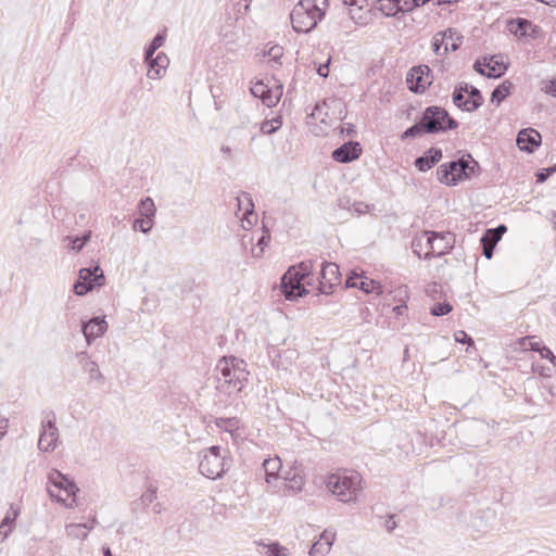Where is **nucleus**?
I'll use <instances>...</instances> for the list:
<instances>
[{"mask_svg":"<svg viewBox=\"0 0 556 556\" xmlns=\"http://www.w3.org/2000/svg\"><path fill=\"white\" fill-rule=\"evenodd\" d=\"M281 466L282 464L279 457L264 459L262 468L265 472V480L268 484H271L273 481H276L279 478Z\"/></svg>","mask_w":556,"mask_h":556,"instance_id":"23","label":"nucleus"},{"mask_svg":"<svg viewBox=\"0 0 556 556\" xmlns=\"http://www.w3.org/2000/svg\"><path fill=\"white\" fill-rule=\"evenodd\" d=\"M362 154V147L358 141H349L332 151V159L339 163H350L357 160Z\"/></svg>","mask_w":556,"mask_h":556,"instance_id":"12","label":"nucleus"},{"mask_svg":"<svg viewBox=\"0 0 556 556\" xmlns=\"http://www.w3.org/2000/svg\"><path fill=\"white\" fill-rule=\"evenodd\" d=\"M8 427H9V419L5 417H0V441L7 434Z\"/></svg>","mask_w":556,"mask_h":556,"instance_id":"58","label":"nucleus"},{"mask_svg":"<svg viewBox=\"0 0 556 556\" xmlns=\"http://www.w3.org/2000/svg\"><path fill=\"white\" fill-rule=\"evenodd\" d=\"M222 359H226L230 369L233 371L235 380L238 382L240 381H247L249 372L247 371L245 367L247 364L243 359L237 358L235 356H224Z\"/></svg>","mask_w":556,"mask_h":556,"instance_id":"25","label":"nucleus"},{"mask_svg":"<svg viewBox=\"0 0 556 556\" xmlns=\"http://www.w3.org/2000/svg\"><path fill=\"white\" fill-rule=\"evenodd\" d=\"M216 369L220 371V375L224 379L223 382H219L217 389L220 392L231 394L232 392H240L244 386V381L238 382L235 380L233 371L230 369L226 359H219L216 366ZM220 381V379L218 380Z\"/></svg>","mask_w":556,"mask_h":556,"instance_id":"10","label":"nucleus"},{"mask_svg":"<svg viewBox=\"0 0 556 556\" xmlns=\"http://www.w3.org/2000/svg\"><path fill=\"white\" fill-rule=\"evenodd\" d=\"M342 131H345L348 136H354L356 134L355 127L352 124H348Z\"/></svg>","mask_w":556,"mask_h":556,"instance_id":"64","label":"nucleus"},{"mask_svg":"<svg viewBox=\"0 0 556 556\" xmlns=\"http://www.w3.org/2000/svg\"><path fill=\"white\" fill-rule=\"evenodd\" d=\"M328 0H300L290 13L292 28L296 33H309L324 18Z\"/></svg>","mask_w":556,"mask_h":556,"instance_id":"2","label":"nucleus"},{"mask_svg":"<svg viewBox=\"0 0 556 556\" xmlns=\"http://www.w3.org/2000/svg\"><path fill=\"white\" fill-rule=\"evenodd\" d=\"M200 472L208 479H217L224 472V457L203 455L199 464Z\"/></svg>","mask_w":556,"mask_h":556,"instance_id":"14","label":"nucleus"},{"mask_svg":"<svg viewBox=\"0 0 556 556\" xmlns=\"http://www.w3.org/2000/svg\"><path fill=\"white\" fill-rule=\"evenodd\" d=\"M153 226V219L141 216L140 218H136L134 220V229L140 230L143 233H148Z\"/></svg>","mask_w":556,"mask_h":556,"instance_id":"40","label":"nucleus"},{"mask_svg":"<svg viewBox=\"0 0 556 556\" xmlns=\"http://www.w3.org/2000/svg\"><path fill=\"white\" fill-rule=\"evenodd\" d=\"M468 90V84L467 83H459L456 85L453 93H452V100L453 103L459 108L463 111L466 112H472V110L469 108L470 104L468 103V99H465V94Z\"/></svg>","mask_w":556,"mask_h":556,"instance_id":"26","label":"nucleus"},{"mask_svg":"<svg viewBox=\"0 0 556 556\" xmlns=\"http://www.w3.org/2000/svg\"><path fill=\"white\" fill-rule=\"evenodd\" d=\"M243 198L248 202V206L245 207L244 215H245L248 223H251L248 215H253L252 210H253L254 205H253L252 199L249 197L248 193H243Z\"/></svg>","mask_w":556,"mask_h":556,"instance_id":"55","label":"nucleus"},{"mask_svg":"<svg viewBox=\"0 0 556 556\" xmlns=\"http://www.w3.org/2000/svg\"><path fill=\"white\" fill-rule=\"evenodd\" d=\"M165 39L166 29H163L153 37L149 46L144 49L143 60H150L152 56H154L155 51L164 45Z\"/></svg>","mask_w":556,"mask_h":556,"instance_id":"28","label":"nucleus"},{"mask_svg":"<svg viewBox=\"0 0 556 556\" xmlns=\"http://www.w3.org/2000/svg\"><path fill=\"white\" fill-rule=\"evenodd\" d=\"M452 309L453 307L448 302H438L431 306L430 313L431 315L439 317L447 315Z\"/></svg>","mask_w":556,"mask_h":556,"instance_id":"39","label":"nucleus"},{"mask_svg":"<svg viewBox=\"0 0 556 556\" xmlns=\"http://www.w3.org/2000/svg\"><path fill=\"white\" fill-rule=\"evenodd\" d=\"M87 525L71 523L66 526V533L68 536L74 539L86 540L88 531H86Z\"/></svg>","mask_w":556,"mask_h":556,"instance_id":"36","label":"nucleus"},{"mask_svg":"<svg viewBox=\"0 0 556 556\" xmlns=\"http://www.w3.org/2000/svg\"><path fill=\"white\" fill-rule=\"evenodd\" d=\"M315 261L313 260H305L300 262L298 265H294L300 274L304 276L306 279V285L312 286L313 285V274L312 270L315 265Z\"/></svg>","mask_w":556,"mask_h":556,"instance_id":"34","label":"nucleus"},{"mask_svg":"<svg viewBox=\"0 0 556 556\" xmlns=\"http://www.w3.org/2000/svg\"><path fill=\"white\" fill-rule=\"evenodd\" d=\"M103 270L97 265L94 268H81L78 280L74 283V292L77 295H85L94 287H100L104 282Z\"/></svg>","mask_w":556,"mask_h":556,"instance_id":"7","label":"nucleus"},{"mask_svg":"<svg viewBox=\"0 0 556 556\" xmlns=\"http://www.w3.org/2000/svg\"><path fill=\"white\" fill-rule=\"evenodd\" d=\"M48 481L51 484L48 488L49 496L65 507H73L76 503V492L79 491L76 483L59 470H52Z\"/></svg>","mask_w":556,"mask_h":556,"instance_id":"5","label":"nucleus"},{"mask_svg":"<svg viewBox=\"0 0 556 556\" xmlns=\"http://www.w3.org/2000/svg\"><path fill=\"white\" fill-rule=\"evenodd\" d=\"M417 7H420V0H404L403 5L401 0H377L376 4V9L386 16H395L400 12L412 11Z\"/></svg>","mask_w":556,"mask_h":556,"instance_id":"11","label":"nucleus"},{"mask_svg":"<svg viewBox=\"0 0 556 556\" xmlns=\"http://www.w3.org/2000/svg\"><path fill=\"white\" fill-rule=\"evenodd\" d=\"M220 451H222L220 446H218V445H213V446H211V447L205 452V454H204V455H206V456H214V455H216L217 457H223V456L220 455Z\"/></svg>","mask_w":556,"mask_h":556,"instance_id":"60","label":"nucleus"},{"mask_svg":"<svg viewBox=\"0 0 556 556\" xmlns=\"http://www.w3.org/2000/svg\"><path fill=\"white\" fill-rule=\"evenodd\" d=\"M362 276H358L357 274L353 273L352 275L348 276L345 279V286L346 288H357L358 282L361 280Z\"/></svg>","mask_w":556,"mask_h":556,"instance_id":"51","label":"nucleus"},{"mask_svg":"<svg viewBox=\"0 0 556 556\" xmlns=\"http://www.w3.org/2000/svg\"><path fill=\"white\" fill-rule=\"evenodd\" d=\"M479 172V163L471 154H464L457 160L439 165L437 168V178L441 184L454 187L460 181L469 180L477 176Z\"/></svg>","mask_w":556,"mask_h":556,"instance_id":"3","label":"nucleus"},{"mask_svg":"<svg viewBox=\"0 0 556 556\" xmlns=\"http://www.w3.org/2000/svg\"><path fill=\"white\" fill-rule=\"evenodd\" d=\"M267 54L277 62L282 56V47L274 46L268 50Z\"/></svg>","mask_w":556,"mask_h":556,"instance_id":"52","label":"nucleus"},{"mask_svg":"<svg viewBox=\"0 0 556 556\" xmlns=\"http://www.w3.org/2000/svg\"><path fill=\"white\" fill-rule=\"evenodd\" d=\"M466 94L468 96L467 99L468 103L470 104L469 108L472 110V112L482 105L483 97L481 91L477 87L468 85V90Z\"/></svg>","mask_w":556,"mask_h":556,"instance_id":"31","label":"nucleus"},{"mask_svg":"<svg viewBox=\"0 0 556 556\" xmlns=\"http://www.w3.org/2000/svg\"><path fill=\"white\" fill-rule=\"evenodd\" d=\"M266 556H287L288 549L279 543H271L266 546Z\"/></svg>","mask_w":556,"mask_h":556,"instance_id":"44","label":"nucleus"},{"mask_svg":"<svg viewBox=\"0 0 556 556\" xmlns=\"http://www.w3.org/2000/svg\"><path fill=\"white\" fill-rule=\"evenodd\" d=\"M329 63H330V59L326 63L320 64L318 66L317 73L319 76L326 78L329 75Z\"/></svg>","mask_w":556,"mask_h":556,"instance_id":"57","label":"nucleus"},{"mask_svg":"<svg viewBox=\"0 0 556 556\" xmlns=\"http://www.w3.org/2000/svg\"><path fill=\"white\" fill-rule=\"evenodd\" d=\"M446 39V33H437L432 38V50L439 55L443 56L448 51V43H444Z\"/></svg>","mask_w":556,"mask_h":556,"instance_id":"29","label":"nucleus"},{"mask_svg":"<svg viewBox=\"0 0 556 556\" xmlns=\"http://www.w3.org/2000/svg\"><path fill=\"white\" fill-rule=\"evenodd\" d=\"M541 356L543 358H547L549 359V362L556 366V356L554 355V353L546 346H543L542 350H541Z\"/></svg>","mask_w":556,"mask_h":556,"instance_id":"54","label":"nucleus"},{"mask_svg":"<svg viewBox=\"0 0 556 556\" xmlns=\"http://www.w3.org/2000/svg\"><path fill=\"white\" fill-rule=\"evenodd\" d=\"M295 279L299 280L300 283H306L304 276L300 274L296 267L293 265L283 274L282 281H291Z\"/></svg>","mask_w":556,"mask_h":556,"instance_id":"42","label":"nucleus"},{"mask_svg":"<svg viewBox=\"0 0 556 556\" xmlns=\"http://www.w3.org/2000/svg\"><path fill=\"white\" fill-rule=\"evenodd\" d=\"M482 244V254L490 260L493 256L495 245H493L492 241H481Z\"/></svg>","mask_w":556,"mask_h":556,"instance_id":"49","label":"nucleus"},{"mask_svg":"<svg viewBox=\"0 0 556 556\" xmlns=\"http://www.w3.org/2000/svg\"><path fill=\"white\" fill-rule=\"evenodd\" d=\"M357 288H359L361 290H363L366 293H374V292L379 293L381 287L375 280L368 279L367 277L362 276Z\"/></svg>","mask_w":556,"mask_h":556,"instance_id":"37","label":"nucleus"},{"mask_svg":"<svg viewBox=\"0 0 556 556\" xmlns=\"http://www.w3.org/2000/svg\"><path fill=\"white\" fill-rule=\"evenodd\" d=\"M442 157V150L440 148L431 147L414 161V165L419 172H427L438 164Z\"/></svg>","mask_w":556,"mask_h":556,"instance_id":"18","label":"nucleus"},{"mask_svg":"<svg viewBox=\"0 0 556 556\" xmlns=\"http://www.w3.org/2000/svg\"><path fill=\"white\" fill-rule=\"evenodd\" d=\"M77 359L83 370L89 375L90 380L103 383L105 378L99 369L98 364L92 361L86 351L77 353Z\"/></svg>","mask_w":556,"mask_h":556,"instance_id":"19","label":"nucleus"},{"mask_svg":"<svg viewBox=\"0 0 556 556\" xmlns=\"http://www.w3.org/2000/svg\"><path fill=\"white\" fill-rule=\"evenodd\" d=\"M324 105H325V103H323V104L317 103V104L315 105V108H314V110H313V112H312V116H313L314 118H319L320 113H321V109H323V106H324Z\"/></svg>","mask_w":556,"mask_h":556,"instance_id":"63","label":"nucleus"},{"mask_svg":"<svg viewBox=\"0 0 556 556\" xmlns=\"http://www.w3.org/2000/svg\"><path fill=\"white\" fill-rule=\"evenodd\" d=\"M144 63L148 66L147 76L150 79H159L165 74L169 59L164 52H160L150 60H144Z\"/></svg>","mask_w":556,"mask_h":556,"instance_id":"17","label":"nucleus"},{"mask_svg":"<svg viewBox=\"0 0 556 556\" xmlns=\"http://www.w3.org/2000/svg\"><path fill=\"white\" fill-rule=\"evenodd\" d=\"M58 440L59 429L55 422V415L53 412H49L46 414V418L41 422L38 447L43 452H52L56 447Z\"/></svg>","mask_w":556,"mask_h":556,"instance_id":"8","label":"nucleus"},{"mask_svg":"<svg viewBox=\"0 0 556 556\" xmlns=\"http://www.w3.org/2000/svg\"><path fill=\"white\" fill-rule=\"evenodd\" d=\"M280 287L282 294L289 301L296 300L307 293L304 283H300L296 279L291 281L281 280Z\"/></svg>","mask_w":556,"mask_h":556,"instance_id":"22","label":"nucleus"},{"mask_svg":"<svg viewBox=\"0 0 556 556\" xmlns=\"http://www.w3.org/2000/svg\"><path fill=\"white\" fill-rule=\"evenodd\" d=\"M424 248H427L428 247L426 245V237H422L421 236H418V237H415L412 241V249H413V252L419 257L421 258V255H420V251L424 249Z\"/></svg>","mask_w":556,"mask_h":556,"instance_id":"45","label":"nucleus"},{"mask_svg":"<svg viewBox=\"0 0 556 556\" xmlns=\"http://www.w3.org/2000/svg\"><path fill=\"white\" fill-rule=\"evenodd\" d=\"M90 238H91V232L87 231V232L83 233V236H74V237L68 236V237H66V240H68L70 249L75 250V251H80L86 245V243L90 240Z\"/></svg>","mask_w":556,"mask_h":556,"instance_id":"35","label":"nucleus"},{"mask_svg":"<svg viewBox=\"0 0 556 556\" xmlns=\"http://www.w3.org/2000/svg\"><path fill=\"white\" fill-rule=\"evenodd\" d=\"M457 127L458 122L444 108L430 105L424 110L419 121L403 131L401 139L406 140L428 134H443Z\"/></svg>","mask_w":556,"mask_h":556,"instance_id":"1","label":"nucleus"},{"mask_svg":"<svg viewBox=\"0 0 556 556\" xmlns=\"http://www.w3.org/2000/svg\"><path fill=\"white\" fill-rule=\"evenodd\" d=\"M333 538H334V534L329 532V531H324V533L321 534L319 541H321L324 543V545L326 546V549H329L330 551V547L332 545V541H333Z\"/></svg>","mask_w":556,"mask_h":556,"instance_id":"50","label":"nucleus"},{"mask_svg":"<svg viewBox=\"0 0 556 556\" xmlns=\"http://www.w3.org/2000/svg\"><path fill=\"white\" fill-rule=\"evenodd\" d=\"M269 240H270V235H269V231L266 230L257 240L256 248H258V251H256L255 248L252 249V253L255 257H260L262 255L264 248L267 245Z\"/></svg>","mask_w":556,"mask_h":556,"instance_id":"43","label":"nucleus"},{"mask_svg":"<svg viewBox=\"0 0 556 556\" xmlns=\"http://www.w3.org/2000/svg\"><path fill=\"white\" fill-rule=\"evenodd\" d=\"M507 227L503 224L495 228L486 229L480 241H492L493 245H496L501 240L502 236L506 232Z\"/></svg>","mask_w":556,"mask_h":556,"instance_id":"30","label":"nucleus"},{"mask_svg":"<svg viewBox=\"0 0 556 556\" xmlns=\"http://www.w3.org/2000/svg\"><path fill=\"white\" fill-rule=\"evenodd\" d=\"M157 488L150 484L147 491L141 495L140 502L143 506H148L156 500Z\"/></svg>","mask_w":556,"mask_h":556,"instance_id":"41","label":"nucleus"},{"mask_svg":"<svg viewBox=\"0 0 556 556\" xmlns=\"http://www.w3.org/2000/svg\"><path fill=\"white\" fill-rule=\"evenodd\" d=\"M108 330V323L104 317H93L87 323H83L81 332L87 341V344L90 345L93 340L103 336Z\"/></svg>","mask_w":556,"mask_h":556,"instance_id":"13","label":"nucleus"},{"mask_svg":"<svg viewBox=\"0 0 556 556\" xmlns=\"http://www.w3.org/2000/svg\"><path fill=\"white\" fill-rule=\"evenodd\" d=\"M353 207H354V211L357 212L358 214H363V213H366L368 211V205L364 202H355L353 204Z\"/></svg>","mask_w":556,"mask_h":556,"instance_id":"59","label":"nucleus"},{"mask_svg":"<svg viewBox=\"0 0 556 556\" xmlns=\"http://www.w3.org/2000/svg\"><path fill=\"white\" fill-rule=\"evenodd\" d=\"M319 271V292L329 294L332 292L333 286L340 283L339 266L336 263L323 262Z\"/></svg>","mask_w":556,"mask_h":556,"instance_id":"9","label":"nucleus"},{"mask_svg":"<svg viewBox=\"0 0 556 556\" xmlns=\"http://www.w3.org/2000/svg\"><path fill=\"white\" fill-rule=\"evenodd\" d=\"M215 425L224 429L228 432H232L233 430L238 429L239 427V420L236 417L232 418H217L215 420Z\"/></svg>","mask_w":556,"mask_h":556,"instance_id":"38","label":"nucleus"},{"mask_svg":"<svg viewBox=\"0 0 556 556\" xmlns=\"http://www.w3.org/2000/svg\"><path fill=\"white\" fill-rule=\"evenodd\" d=\"M425 71L429 72V67L421 66L413 67L410 72L407 74L406 81L408 84V88L414 93H420L426 90V87L430 84L427 79L424 78Z\"/></svg>","mask_w":556,"mask_h":556,"instance_id":"20","label":"nucleus"},{"mask_svg":"<svg viewBox=\"0 0 556 556\" xmlns=\"http://www.w3.org/2000/svg\"><path fill=\"white\" fill-rule=\"evenodd\" d=\"M422 237H426V245L428 247V251L424 255L425 260L441 257L448 253L455 244V235L450 231L426 230L422 232Z\"/></svg>","mask_w":556,"mask_h":556,"instance_id":"6","label":"nucleus"},{"mask_svg":"<svg viewBox=\"0 0 556 556\" xmlns=\"http://www.w3.org/2000/svg\"><path fill=\"white\" fill-rule=\"evenodd\" d=\"M541 90L546 94L556 98V77L542 81Z\"/></svg>","mask_w":556,"mask_h":556,"instance_id":"46","label":"nucleus"},{"mask_svg":"<svg viewBox=\"0 0 556 556\" xmlns=\"http://www.w3.org/2000/svg\"><path fill=\"white\" fill-rule=\"evenodd\" d=\"M395 515H389L384 521V528L388 532H392L396 528Z\"/></svg>","mask_w":556,"mask_h":556,"instance_id":"56","label":"nucleus"},{"mask_svg":"<svg viewBox=\"0 0 556 556\" xmlns=\"http://www.w3.org/2000/svg\"><path fill=\"white\" fill-rule=\"evenodd\" d=\"M484 66L488 68L485 76L489 78H498L503 76L507 71V65L502 60H498L495 55L490 58L485 56Z\"/></svg>","mask_w":556,"mask_h":556,"instance_id":"24","label":"nucleus"},{"mask_svg":"<svg viewBox=\"0 0 556 556\" xmlns=\"http://www.w3.org/2000/svg\"><path fill=\"white\" fill-rule=\"evenodd\" d=\"M362 476L356 471L342 470L328 476L327 489L342 503H353L362 491Z\"/></svg>","mask_w":556,"mask_h":556,"instance_id":"4","label":"nucleus"},{"mask_svg":"<svg viewBox=\"0 0 556 556\" xmlns=\"http://www.w3.org/2000/svg\"><path fill=\"white\" fill-rule=\"evenodd\" d=\"M554 172H556V166L539 170L535 175L536 181L544 182Z\"/></svg>","mask_w":556,"mask_h":556,"instance_id":"48","label":"nucleus"},{"mask_svg":"<svg viewBox=\"0 0 556 556\" xmlns=\"http://www.w3.org/2000/svg\"><path fill=\"white\" fill-rule=\"evenodd\" d=\"M454 337H455V341H457L459 343H473L471 337H469L463 330H459V331L455 332Z\"/></svg>","mask_w":556,"mask_h":556,"instance_id":"53","label":"nucleus"},{"mask_svg":"<svg viewBox=\"0 0 556 556\" xmlns=\"http://www.w3.org/2000/svg\"><path fill=\"white\" fill-rule=\"evenodd\" d=\"M282 126V117L275 116L271 119H265L261 124V132L263 135H273Z\"/></svg>","mask_w":556,"mask_h":556,"instance_id":"33","label":"nucleus"},{"mask_svg":"<svg viewBox=\"0 0 556 556\" xmlns=\"http://www.w3.org/2000/svg\"><path fill=\"white\" fill-rule=\"evenodd\" d=\"M251 93L253 97L260 98L262 102L268 108L276 105L279 100V97H274L271 90L263 81H256L251 87Z\"/></svg>","mask_w":556,"mask_h":556,"instance_id":"21","label":"nucleus"},{"mask_svg":"<svg viewBox=\"0 0 556 556\" xmlns=\"http://www.w3.org/2000/svg\"><path fill=\"white\" fill-rule=\"evenodd\" d=\"M17 516V513L14 511V517L13 519H10L9 516L4 517L3 520L1 521V525H0V534L2 533V529L9 525H11L13 522V520L16 518Z\"/></svg>","mask_w":556,"mask_h":556,"instance_id":"62","label":"nucleus"},{"mask_svg":"<svg viewBox=\"0 0 556 556\" xmlns=\"http://www.w3.org/2000/svg\"><path fill=\"white\" fill-rule=\"evenodd\" d=\"M328 552H329V549H326V546L324 545V543L321 541H317L312 545L309 554H311V556H318V555L323 556L324 554H326Z\"/></svg>","mask_w":556,"mask_h":556,"instance_id":"47","label":"nucleus"},{"mask_svg":"<svg viewBox=\"0 0 556 556\" xmlns=\"http://www.w3.org/2000/svg\"><path fill=\"white\" fill-rule=\"evenodd\" d=\"M138 208H139L141 216L148 217L151 219L154 218L155 213H156V207H155L154 201L150 197H147V198L140 200V202L138 204Z\"/></svg>","mask_w":556,"mask_h":556,"instance_id":"32","label":"nucleus"},{"mask_svg":"<svg viewBox=\"0 0 556 556\" xmlns=\"http://www.w3.org/2000/svg\"><path fill=\"white\" fill-rule=\"evenodd\" d=\"M508 30L515 36L535 39L540 31V27L532 24L529 20L518 17L508 22Z\"/></svg>","mask_w":556,"mask_h":556,"instance_id":"15","label":"nucleus"},{"mask_svg":"<svg viewBox=\"0 0 556 556\" xmlns=\"http://www.w3.org/2000/svg\"><path fill=\"white\" fill-rule=\"evenodd\" d=\"M484 60L481 61V60H477L473 64V70L479 73L480 75H483L485 76V71H484Z\"/></svg>","mask_w":556,"mask_h":556,"instance_id":"61","label":"nucleus"},{"mask_svg":"<svg viewBox=\"0 0 556 556\" xmlns=\"http://www.w3.org/2000/svg\"><path fill=\"white\" fill-rule=\"evenodd\" d=\"M514 89V84L510 80H504L491 93V102L500 105Z\"/></svg>","mask_w":556,"mask_h":556,"instance_id":"27","label":"nucleus"},{"mask_svg":"<svg viewBox=\"0 0 556 556\" xmlns=\"http://www.w3.org/2000/svg\"><path fill=\"white\" fill-rule=\"evenodd\" d=\"M541 134L533 128L521 129L517 136V144L520 150L532 153L541 144Z\"/></svg>","mask_w":556,"mask_h":556,"instance_id":"16","label":"nucleus"}]
</instances>
